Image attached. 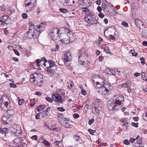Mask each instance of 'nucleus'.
I'll return each mask as SVG.
<instances>
[{
  "instance_id": "nucleus-1",
  "label": "nucleus",
  "mask_w": 147,
  "mask_h": 147,
  "mask_svg": "<svg viewBox=\"0 0 147 147\" xmlns=\"http://www.w3.org/2000/svg\"><path fill=\"white\" fill-rule=\"evenodd\" d=\"M93 83L95 88H99L105 85V78L102 75H97L93 76Z\"/></svg>"
},
{
  "instance_id": "nucleus-2",
  "label": "nucleus",
  "mask_w": 147,
  "mask_h": 147,
  "mask_svg": "<svg viewBox=\"0 0 147 147\" xmlns=\"http://www.w3.org/2000/svg\"><path fill=\"white\" fill-rule=\"evenodd\" d=\"M62 58L65 65L67 66H69L72 58L71 52L69 51L64 52Z\"/></svg>"
},
{
  "instance_id": "nucleus-3",
  "label": "nucleus",
  "mask_w": 147,
  "mask_h": 147,
  "mask_svg": "<svg viewBox=\"0 0 147 147\" xmlns=\"http://www.w3.org/2000/svg\"><path fill=\"white\" fill-rule=\"evenodd\" d=\"M69 34H66L65 33L63 34L61 36L60 35V38L61 42L63 43L68 44L74 41L75 39V37L69 36Z\"/></svg>"
},
{
  "instance_id": "nucleus-4",
  "label": "nucleus",
  "mask_w": 147,
  "mask_h": 147,
  "mask_svg": "<svg viewBox=\"0 0 147 147\" xmlns=\"http://www.w3.org/2000/svg\"><path fill=\"white\" fill-rule=\"evenodd\" d=\"M107 107L110 110H117L120 109L121 107V106L116 104V103L112 98L107 102Z\"/></svg>"
},
{
  "instance_id": "nucleus-5",
  "label": "nucleus",
  "mask_w": 147,
  "mask_h": 147,
  "mask_svg": "<svg viewBox=\"0 0 147 147\" xmlns=\"http://www.w3.org/2000/svg\"><path fill=\"white\" fill-rule=\"evenodd\" d=\"M85 20L91 24H97L98 22V17L90 14H87L85 17Z\"/></svg>"
},
{
  "instance_id": "nucleus-6",
  "label": "nucleus",
  "mask_w": 147,
  "mask_h": 147,
  "mask_svg": "<svg viewBox=\"0 0 147 147\" xmlns=\"http://www.w3.org/2000/svg\"><path fill=\"white\" fill-rule=\"evenodd\" d=\"M112 99L115 101L119 106L122 105V102L124 100V98L123 96L122 95L118 94L115 95L112 98Z\"/></svg>"
},
{
  "instance_id": "nucleus-7",
  "label": "nucleus",
  "mask_w": 147,
  "mask_h": 147,
  "mask_svg": "<svg viewBox=\"0 0 147 147\" xmlns=\"http://www.w3.org/2000/svg\"><path fill=\"white\" fill-rule=\"evenodd\" d=\"M11 131L16 134V136H18L21 133L20 127H18L16 124L12 125L10 127Z\"/></svg>"
},
{
  "instance_id": "nucleus-8",
  "label": "nucleus",
  "mask_w": 147,
  "mask_h": 147,
  "mask_svg": "<svg viewBox=\"0 0 147 147\" xmlns=\"http://www.w3.org/2000/svg\"><path fill=\"white\" fill-rule=\"evenodd\" d=\"M42 76L40 74H37V73H34L31 75L30 76V81L31 82H32L34 84H36L38 79L40 78H41Z\"/></svg>"
},
{
  "instance_id": "nucleus-9",
  "label": "nucleus",
  "mask_w": 147,
  "mask_h": 147,
  "mask_svg": "<svg viewBox=\"0 0 147 147\" xmlns=\"http://www.w3.org/2000/svg\"><path fill=\"white\" fill-rule=\"evenodd\" d=\"M10 22V20L7 16H4L0 18V25H4L5 24L7 25Z\"/></svg>"
},
{
  "instance_id": "nucleus-10",
  "label": "nucleus",
  "mask_w": 147,
  "mask_h": 147,
  "mask_svg": "<svg viewBox=\"0 0 147 147\" xmlns=\"http://www.w3.org/2000/svg\"><path fill=\"white\" fill-rule=\"evenodd\" d=\"M97 88L99 89L98 91V92L100 94L105 95L106 94H108L109 90L107 88L105 87L104 85L99 88Z\"/></svg>"
},
{
  "instance_id": "nucleus-11",
  "label": "nucleus",
  "mask_w": 147,
  "mask_h": 147,
  "mask_svg": "<svg viewBox=\"0 0 147 147\" xmlns=\"http://www.w3.org/2000/svg\"><path fill=\"white\" fill-rule=\"evenodd\" d=\"M135 23L138 28H143L145 27V25L143 22L139 19L138 18L135 19Z\"/></svg>"
},
{
  "instance_id": "nucleus-12",
  "label": "nucleus",
  "mask_w": 147,
  "mask_h": 147,
  "mask_svg": "<svg viewBox=\"0 0 147 147\" xmlns=\"http://www.w3.org/2000/svg\"><path fill=\"white\" fill-rule=\"evenodd\" d=\"M52 97L54 100L57 102L61 103L62 101V99L61 96L59 94L53 93L52 95Z\"/></svg>"
},
{
  "instance_id": "nucleus-13",
  "label": "nucleus",
  "mask_w": 147,
  "mask_h": 147,
  "mask_svg": "<svg viewBox=\"0 0 147 147\" xmlns=\"http://www.w3.org/2000/svg\"><path fill=\"white\" fill-rule=\"evenodd\" d=\"M12 119L11 117L9 116H3L2 118V122L5 125L10 123L12 121Z\"/></svg>"
},
{
  "instance_id": "nucleus-14",
  "label": "nucleus",
  "mask_w": 147,
  "mask_h": 147,
  "mask_svg": "<svg viewBox=\"0 0 147 147\" xmlns=\"http://www.w3.org/2000/svg\"><path fill=\"white\" fill-rule=\"evenodd\" d=\"M22 139L21 138L17 137L15 138L13 141V142L14 143L17 144L18 143H20V145H18V147H22L24 145H26L25 143H23L22 141Z\"/></svg>"
},
{
  "instance_id": "nucleus-15",
  "label": "nucleus",
  "mask_w": 147,
  "mask_h": 147,
  "mask_svg": "<svg viewBox=\"0 0 147 147\" xmlns=\"http://www.w3.org/2000/svg\"><path fill=\"white\" fill-rule=\"evenodd\" d=\"M40 33V31L38 29L37 27L34 28V31L32 33V36L34 39L37 38Z\"/></svg>"
},
{
  "instance_id": "nucleus-16",
  "label": "nucleus",
  "mask_w": 147,
  "mask_h": 147,
  "mask_svg": "<svg viewBox=\"0 0 147 147\" xmlns=\"http://www.w3.org/2000/svg\"><path fill=\"white\" fill-rule=\"evenodd\" d=\"M1 107L4 110H5L10 107V102L9 101H0Z\"/></svg>"
},
{
  "instance_id": "nucleus-17",
  "label": "nucleus",
  "mask_w": 147,
  "mask_h": 147,
  "mask_svg": "<svg viewBox=\"0 0 147 147\" xmlns=\"http://www.w3.org/2000/svg\"><path fill=\"white\" fill-rule=\"evenodd\" d=\"M87 56V55H86L84 52L82 51L80 52L78 58V62L79 63L80 61H81L84 60L86 59Z\"/></svg>"
},
{
  "instance_id": "nucleus-18",
  "label": "nucleus",
  "mask_w": 147,
  "mask_h": 147,
  "mask_svg": "<svg viewBox=\"0 0 147 147\" xmlns=\"http://www.w3.org/2000/svg\"><path fill=\"white\" fill-rule=\"evenodd\" d=\"M60 29L57 28H53L51 30L50 33L49 34L50 36H53V35H56L57 34H59V32Z\"/></svg>"
},
{
  "instance_id": "nucleus-19",
  "label": "nucleus",
  "mask_w": 147,
  "mask_h": 147,
  "mask_svg": "<svg viewBox=\"0 0 147 147\" xmlns=\"http://www.w3.org/2000/svg\"><path fill=\"white\" fill-rule=\"evenodd\" d=\"M75 0H63V5H72L75 3Z\"/></svg>"
},
{
  "instance_id": "nucleus-20",
  "label": "nucleus",
  "mask_w": 147,
  "mask_h": 147,
  "mask_svg": "<svg viewBox=\"0 0 147 147\" xmlns=\"http://www.w3.org/2000/svg\"><path fill=\"white\" fill-rule=\"evenodd\" d=\"M47 26L46 23L45 22H41L40 25L38 26H36L37 27L38 29L40 31H42Z\"/></svg>"
},
{
  "instance_id": "nucleus-21",
  "label": "nucleus",
  "mask_w": 147,
  "mask_h": 147,
  "mask_svg": "<svg viewBox=\"0 0 147 147\" xmlns=\"http://www.w3.org/2000/svg\"><path fill=\"white\" fill-rule=\"evenodd\" d=\"M25 7L26 11H30L32 9V8L34 7L35 5L29 3L28 2L27 3L25 4Z\"/></svg>"
},
{
  "instance_id": "nucleus-22",
  "label": "nucleus",
  "mask_w": 147,
  "mask_h": 147,
  "mask_svg": "<svg viewBox=\"0 0 147 147\" xmlns=\"http://www.w3.org/2000/svg\"><path fill=\"white\" fill-rule=\"evenodd\" d=\"M81 61H80L79 63L81 65H83L85 67H87L89 65L90 62L87 59Z\"/></svg>"
},
{
  "instance_id": "nucleus-23",
  "label": "nucleus",
  "mask_w": 147,
  "mask_h": 147,
  "mask_svg": "<svg viewBox=\"0 0 147 147\" xmlns=\"http://www.w3.org/2000/svg\"><path fill=\"white\" fill-rule=\"evenodd\" d=\"M131 81H127L125 84L122 85V87L126 88H128L131 86Z\"/></svg>"
},
{
  "instance_id": "nucleus-24",
  "label": "nucleus",
  "mask_w": 147,
  "mask_h": 147,
  "mask_svg": "<svg viewBox=\"0 0 147 147\" xmlns=\"http://www.w3.org/2000/svg\"><path fill=\"white\" fill-rule=\"evenodd\" d=\"M50 37L51 39L55 41L60 38V35L59 33L57 34V35L55 34L53 35V36H51Z\"/></svg>"
},
{
  "instance_id": "nucleus-25",
  "label": "nucleus",
  "mask_w": 147,
  "mask_h": 147,
  "mask_svg": "<svg viewBox=\"0 0 147 147\" xmlns=\"http://www.w3.org/2000/svg\"><path fill=\"white\" fill-rule=\"evenodd\" d=\"M67 120H69V119L67 118V119L63 122V124H62L66 128H69L70 126L69 123L68 121Z\"/></svg>"
},
{
  "instance_id": "nucleus-26",
  "label": "nucleus",
  "mask_w": 147,
  "mask_h": 147,
  "mask_svg": "<svg viewBox=\"0 0 147 147\" xmlns=\"http://www.w3.org/2000/svg\"><path fill=\"white\" fill-rule=\"evenodd\" d=\"M42 82L43 81L41 79V78H40V80L39 79L37 81V82H36V84H34L36 86H39L40 87L42 86Z\"/></svg>"
},
{
  "instance_id": "nucleus-27",
  "label": "nucleus",
  "mask_w": 147,
  "mask_h": 147,
  "mask_svg": "<svg viewBox=\"0 0 147 147\" xmlns=\"http://www.w3.org/2000/svg\"><path fill=\"white\" fill-rule=\"evenodd\" d=\"M9 129L8 128H0V132L1 134H6L8 131Z\"/></svg>"
},
{
  "instance_id": "nucleus-28",
  "label": "nucleus",
  "mask_w": 147,
  "mask_h": 147,
  "mask_svg": "<svg viewBox=\"0 0 147 147\" xmlns=\"http://www.w3.org/2000/svg\"><path fill=\"white\" fill-rule=\"evenodd\" d=\"M9 98L6 96H3L0 99V101H9Z\"/></svg>"
},
{
  "instance_id": "nucleus-29",
  "label": "nucleus",
  "mask_w": 147,
  "mask_h": 147,
  "mask_svg": "<svg viewBox=\"0 0 147 147\" xmlns=\"http://www.w3.org/2000/svg\"><path fill=\"white\" fill-rule=\"evenodd\" d=\"M65 33H66V34H69V36H74V35L75 34H73L70 31V30L68 29L67 28L65 29Z\"/></svg>"
},
{
  "instance_id": "nucleus-30",
  "label": "nucleus",
  "mask_w": 147,
  "mask_h": 147,
  "mask_svg": "<svg viewBox=\"0 0 147 147\" xmlns=\"http://www.w3.org/2000/svg\"><path fill=\"white\" fill-rule=\"evenodd\" d=\"M28 25L29 26V30L30 31H31L32 29L34 28V24L33 23L32 21H30L28 23Z\"/></svg>"
},
{
  "instance_id": "nucleus-31",
  "label": "nucleus",
  "mask_w": 147,
  "mask_h": 147,
  "mask_svg": "<svg viewBox=\"0 0 147 147\" xmlns=\"http://www.w3.org/2000/svg\"><path fill=\"white\" fill-rule=\"evenodd\" d=\"M59 120V122L61 124H63V122L65 120L67 119H65L63 116H59L58 117Z\"/></svg>"
},
{
  "instance_id": "nucleus-32",
  "label": "nucleus",
  "mask_w": 147,
  "mask_h": 147,
  "mask_svg": "<svg viewBox=\"0 0 147 147\" xmlns=\"http://www.w3.org/2000/svg\"><path fill=\"white\" fill-rule=\"evenodd\" d=\"M8 108H7V112L9 115H12L14 114V111L13 109H9Z\"/></svg>"
},
{
  "instance_id": "nucleus-33",
  "label": "nucleus",
  "mask_w": 147,
  "mask_h": 147,
  "mask_svg": "<svg viewBox=\"0 0 147 147\" xmlns=\"http://www.w3.org/2000/svg\"><path fill=\"white\" fill-rule=\"evenodd\" d=\"M45 108V105H41L38 107L37 108V111L38 112H40L41 111L44 109Z\"/></svg>"
},
{
  "instance_id": "nucleus-34",
  "label": "nucleus",
  "mask_w": 147,
  "mask_h": 147,
  "mask_svg": "<svg viewBox=\"0 0 147 147\" xmlns=\"http://www.w3.org/2000/svg\"><path fill=\"white\" fill-rule=\"evenodd\" d=\"M107 30L109 32H115V29L114 27H111V28H107V29H106L104 33L105 35V36H106L105 34L106 32H107Z\"/></svg>"
},
{
  "instance_id": "nucleus-35",
  "label": "nucleus",
  "mask_w": 147,
  "mask_h": 147,
  "mask_svg": "<svg viewBox=\"0 0 147 147\" xmlns=\"http://www.w3.org/2000/svg\"><path fill=\"white\" fill-rule=\"evenodd\" d=\"M74 139L76 141H78L81 138L79 136L76 134L73 136Z\"/></svg>"
},
{
  "instance_id": "nucleus-36",
  "label": "nucleus",
  "mask_w": 147,
  "mask_h": 147,
  "mask_svg": "<svg viewBox=\"0 0 147 147\" xmlns=\"http://www.w3.org/2000/svg\"><path fill=\"white\" fill-rule=\"evenodd\" d=\"M49 113V112L45 111V110L43 111L41 113V116L42 117H46Z\"/></svg>"
},
{
  "instance_id": "nucleus-37",
  "label": "nucleus",
  "mask_w": 147,
  "mask_h": 147,
  "mask_svg": "<svg viewBox=\"0 0 147 147\" xmlns=\"http://www.w3.org/2000/svg\"><path fill=\"white\" fill-rule=\"evenodd\" d=\"M108 71L107 74L110 75H115V71L112 69H108Z\"/></svg>"
},
{
  "instance_id": "nucleus-38",
  "label": "nucleus",
  "mask_w": 147,
  "mask_h": 147,
  "mask_svg": "<svg viewBox=\"0 0 147 147\" xmlns=\"http://www.w3.org/2000/svg\"><path fill=\"white\" fill-rule=\"evenodd\" d=\"M80 88L81 90L82 94L84 95H86V91L84 89L83 87L80 86Z\"/></svg>"
},
{
  "instance_id": "nucleus-39",
  "label": "nucleus",
  "mask_w": 147,
  "mask_h": 147,
  "mask_svg": "<svg viewBox=\"0 0 147 147\" xmlns=\"http://www.w3.org/2000/svg\"><path fill=\"white\" fill-rule=\"evenodd\" d=\"M48 63H49V66L50 67H53L54 66H56L55 64V63L52 61H48Z\"/></svg>"
},
{
  "instance_id": "nucleus-40",
  "label": "nucleus",
  "mask_w": 147,
  "mask_h": 147,
  "mask_svg": "<svg viewBox=\"0 0 147 147\" xmlns=\"http://www.w3.org/2000/svg\"><path fill=\"white\" fill-rule=\"evenodd\" d=\"M26 2H29L28 3L35 5H36V0H26Z\"/></svg>"
},
{
  "instance_id": "nucleus-41",
  "label": "nucleus",
  "mask_w": 147,
  "mask_h": 147,
  "mask_svg": "<svg viewBox=\"0 0 147 147\" xmlns=\"http://www.w3.org/2000/svg\"><path fill=\"white\" fill-rule=\"evenodd\" d=\"M128 125V123H124L123 124V129L124 131H126L127 130Z\"/></svg>"
},
{
  "instance_id": "nucleus-42",
  "label": "nucleus",
  "mask_w": 147,
  "mask_h": 147,
  "mask_svg": "<svg viewBox=\"0 0 147 147\" xmlns=\"http://www.w3.org/2000/svg\"><path fill=\"white\" fill-rule=\"evenodd\" d=\"M82 13L86 14L88 11V8L87 7H84L82 8Z\"/></svg>"
},
{
  "instance_id": "nucleus-43",
  "label": "nucleus",
  "mask_w": 147,
  "mask_h": 147,
  "mask_svg": "<svg viewBox=\"0 0 147 147\" xmlns=\"http://www.w3.org/2000/svg\"><path fill=\"white\" fill-rule=\"evenodd\" d=\"M32 32L31 31H30V30L29 31L27 32V37L29 38H31V37L32 36Z\"/></svg>"
},
{
  "instance_id": "nucleus-44",
  "label": "nucleus",
  "mask_w": 147,
  "mask_h": 147,
  "mask_svg": "<svg viewBox=\"0 0 147 147\" xmlns=\"http://www.w3.org/2000/svg\"><path fill=\"white\" fill-rule=\"evenodd\" d=\"M142 34L143 36L147 37V30H142Z\"/></svg>"
},
{
  "instance_id": "nucleus-45",
  "label": "nucleus",
  "mask_w": 147,
  "mask_h": 147,
  "mask_svg": "<svg viewBox=\"0 0 147 147\" xmlns=\"http://www.w3.org/2000/svg\"><path fill=\"white\" fill-rule=\"evenodd\" d=\"M51 127L52 129V130H51L57 131L59 130L58 128V127L57 128L56 126L55 125L51 126Z\"/></svg>"
},
{
  "instance_id": "nucleus-46",
  "label": "nucleus",
  "mask_w": 147,
  "mask_h": 147,
  "mask_svg": "<svg viewBox=\"0 0 147 147\" xmlns=\"http://www.w3.org/2000/svg\"><path fill=\"white\" fill-rule=\"evenodd\" d=\"M130 52L131 53L132 55L133 56H136L138 55V53L137 52H135L134 50H131Z\"/></svg>"
},
{
  "instance_id": "nucleus-47",
  "label": "nucleus",
  "mask_w": 147,
  "mask_h": 147,
  "mask_svg": "<svg viewBox=\"0 0 147 147\" xmlns=\"http://www.w3.org/2000/svg\"><path fill=\"white\" fill-rule=\"evenodd\" d=\"M59 49V46L58 45L56 44L55 48L51 49V51L54 52L58 50Z\"/></svg>"
},
{
  "instance_id": "nucleus-48",
  "label": "nucleus",
  "mask_w": 147,
  "mask_h": 147,
  "mask_svg": "<svg viewBox=\"0 0 147 147\" xmlns=\"http://www.w3.org/2000/svg\"><path fill=\"white\" fill-rule=\"evenodd\" d=\"M18 104L19 105H21L24 102V99H20L19 98H18Z\"/></svg>"
},
{
  "instance_id": "nucleus-49",
  "label": "nucleus",
  "mask_w": 147,
  "mask_h": 147,
  "mask_svg": "<svg viewBox=\"0 0 147 147\" xmlns=\"http://www.w3.org/2000/svg\"><path fill=\"white\" fill-rule=\"evenodd\" d=\"M140 60L141 61V64L143 65L145 64V59L143 57H141L140 58Z\"/></svg>"
},
{
  "instance_id": "nucleus-50",
  "label": "nucleus",
  "mask_w": 147,
  "mask_h": 147,
  "mask_svg": "<svg viewBox=\"0 0 147 147\" xmlns=\"http://www.w3.org/2000/svg\"><path fill=\"white\" fill-rule=\"evenodd\" d=\"M51 67H47L45 69L46 70V71H47L48 72L51 73L52 72V71H53L52 70V69L51 68Z\"/></svg>"
},
{
  "instance_id": "nucleus-51",
  "label": "nucleus",
  "mask_w": 147,
  "mask_h": 147,
  "mask_svg": "<svg viewBox=\"0 0 147 147\" xmlns=\"http://www.w3.org/2000/svg\"><path fill=\"white\" fill-rule=\"evenodd\" d=\"M59 10L61 12L63 13H65L68 12V11L67 9L63 8H60Z\"/></svg>"
},
{
  "instance_id": "nucleus-52",
  "label": "nucleus",
  "mask_w": 147,
  "mask_h": 147,
  "mask_svg": "<svg viewBox=\"0 0 147 147\" xmlns=\"http://www.w3.org/2000/svg\"><path fill=\"white\" fill-rule=\"evenodd\" d=\"M88 131L89 133L92 135H93L94 132H95L96 130H93L91 129H88Z\"/></svg>"
},
{
  "instance_id": "nucleus-53",
  "label": "nucleus",
  "mask_w": 147,
  "mask_h": 147,
  "mask_svg": "<svg viewBox=\"0 0 147 147\" xmlns=\"http://www.w3.org/2000/svg\"><path fill=\"white\" fill-rule=\"evenodd\" d=\"M45 99L47 101L51 103H52L53 101V100L51 98L49 97H46Z\"/></svg>"
},
{
  "instance_id": "nucleus-54",
  "label": "nucleus",
  "mask_w": 147,
  "mask_h": 147,
  "mask_svg": "<svg viewBox=\"0 0 147 147\" xmlns=\"http://www.w3.org/2000/svg\"><path fill=\"white\" fill-rule=\"evenodd\" d=\"M34 101L35 100L34 99H32L31 100L30 103V105L31 106H33L35 104Z\"/></svg>"
},
{
  "instance_id": "nucleus-55",
  "label": "nucleus",
  "mask_w": 147,
  "mask_h": 147,
  "mask_svg": "<svg viewBox=\"0 0 147 147\" xmlns=\"http://www.w3.org/2000/svg\"><path fill=\"white\" fill-rule=\"evenodd\" d=\"M61 143V142L60 141L56 140L53 142V144L56 146H57L60 144Z\"/></svg>"
},
{
  "instance_id": "nucleus-56",
  "label": "nucleus",
  "mask_w": 147,
  "mask_h": 147,
  "mask_svg": "<svg viewBox=\"0 0 147 147\" xmlns=\"http://www.w3.org/2000/svg\"><path fill=\"white\" fill-rule=\"evenodd\" d=\"M122 25L126 27H127L128 26V23L125 21L123 22L122 23Z\"/></svg>"
},
{
  "instance_id": "nucleus-57",
  "label": "nucleus",
  "mask_w": 147,
  "mask_h": 147,
  "mask_svg": "<svg viewBox=\"0 0 147 147\" xmlns=\"http://www.w3.org/2000/svg\"><path fill=\"white\" fill-rule=\"evenodd\" d=\"M68 84H69V85L68 86L69 88H71L73 85V83L71 81H69L68 82Z\"/></svg>"
},
{
  "instance_id": "nucleus-58",
  "label": "nucleus",
  "mask_w": 147,
  "mask_h": 147,
  "mask_svg": "<svg viewBox=\"0 0 147 147\" xmlns=\"http://www.w3.org/2000/svg\"><path fill=\"white\" fill-rule=\"evenodd\" d=\"M123 144L126 145H129L130 144V142L128 140H125L123 141Z\"/></svg>"
},
{
  "instance_id": "nucleus-59",
  "label": "nucleus",
  "mask_w": 147,
  "mask_h": 147,
  "mask_svg": "<svg viewBox=\"0 0 147 147\" xmlns=\"http://www.w3.org/2000/svg\"><path fill=\"white\" fill-rule=\"evenodd\" d=\"M138 123H135L134 122H132L131 125L132 126L134 127H138Z\"/></svg>"
},
{
  "instance_id": "nucleus-60",
  "label": "nucleus",
  "mask_w": 147,
  "mask_h": 147,
  "mask_svg": "<svg viewBox=\"0 0 147 147\" xmlns=\"http://www.w3.org/2000/svg\"><path fill=\"white\" fill-rule=\"evenodd\" d=\"M94 110L95 113L97 114L99 113V109L96 107H94Z\"/></svg>"
},
{
  "instance_id": "nucleus-61",
  "label": "nucleus",
  "mask_w": 147,
  "mask_h": 147,
  "mask_svg": "<svg viewBox=\"0 0 147 147\" xmlns=\"http://www.w3.org/2000/svg\"><path fill=\"white\" fill-rule=\"evenodd\" d=\"M143 118L145 121H147V113L146 112L143 114Z\"/></svg>"
},
{
  "instance_id": "nucleus-62",
  "label": "nucleus",
  "mask_w": 147,
  "mask_h": 147,
  "mask_svg": "<svg viewBox=\"0 0 147 147\" xmlns=\"http://www.w3.org/2000/svg\"><path fill=\"white\" fill-rule=\"evenodd\" d=\"M142 140L141 138L138 139L137 140V143L139 144H140L142 143Z\"/></svg>"
},
{
  "instance_id": "nucleus-63",
  "label": "nucleus",
  "mask_w": 147,
  "mask_h": 147,
  "mask_svg": "<svg viewBox=\"0 0 147 147\" xmlns=\"http://www.w3.org/2000/svg\"><path fill=\"white\" fill-rule=\"evenodd\" d=\"M57 109L58 110L61 112H63L65 111V109L62 107H59Z\"/></svg>"
},
{
  "instance_id": "nucleus-64",
  "label": "nucleus",
  "mask_w": 147,
  "mask_h": 147,
  "mask_svg": "<svg viewBox=\"0 0 147 147\" xmlns=\"http://www.w3.org/2000/svg\"><path fill=\"white\" fill-rule=\"evenodd\" d=\"M94 119L93 118H92V119H90L88 121V124L89 125H91V124H92L93 123L94 121Z\"/></svg>"
}]
</instances>
